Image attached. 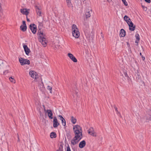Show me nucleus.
<instances>
[{
  "label": "nucleus",
  "instance_id": "obj_21",
  "mask_svg": "<svg viewBox=\"0 0 151 151\" xmlns=\"http://www.w3.org/2000/svg\"><path fill=\"white\" fill-rule=\"evenodd\" d=\"M56 136V134L54 132H52L50 134V137L52 138H55Z\"/></svg>",
  "mask_w": 151,
  "mask_h": 151
},
{
  "label": "nucleus",
  "instance_id": "obj_22",
  "mask_svg": "<svg viewBox=\"0 0 151 151\" xmlns=\"http://www.w3.org/2000/svg\"><path fill=\"white\" fill-rule=\"evenodd\" d=\"M71 122L73 124H75L76 122V119L73 116L71 117Z\"/></svg>",
  "mask_w": 151,
  "mask_h": 151
},
{
  "label": "nucleus",
  "instance_id": "obj_25",
  "mask_svg": "<svg viewBox=\"0 0 151 151\" xmlns=\"http://www.w3.org/2000/svg\"><path fill=\"white\" fill-rule=\"evenodd\" d=\"M73 93L75 94L77 97L79 96L78 91V90H76L73 92Z\"/></svg>",
  "mask_w": 151,
  "mask_h": 151
},
{
  "label": "nucleus",
  "instance_id": "obj_5",
  "mask_svg": "<svg viewBox=\"0 0 151 151\" xmlns=\"http://www.w3.org/2000/svg\"><path fill=\"white\" fill-rule=\"evenodd\" d=\"M30 76L33 78L36 79L38 78V76L37 73L34 70H30L29 72Z\"/></svg>",
  "mask_w": 151,
  "mask_h": 151
},
{
  "label": "nucleus",
  "instance_id": "obj_45",
  "mask_svg": "<svg viewBox=\"0 0 151 151\" xmlns=\"http://www.w3.org/2000/svg\"><path fill=\"white\" fill-rule=\"evenodd\" d=\"M125 76H127V73H125Z\"/></svg>",
  "mask_w": 151,
  "mask_h": 151
},
{
  "label": "nucleus",
  "instance_id": "obj_1",
  "mask_svg": "<svg viewBox=\"0 0 151 151\" xmlns=\"http://www.w3.org/2000/svg\"><path fill=\"white\" fill-rule=\"evenodd\" d=\"M39 26L38 27L39 30H38V40L39 42L41 43L43 46L45 47L46 45L47 41L45 37V35L43 33L40 27L42 26L43 24L42 22H39Z\"/></svg>",
  "mask_w": 151,
  "mask_h": 151
},
{
  "label": "nucleus",
  "instance_id": "obj_30",
  "mask_svg": "<svg viewBox=\"0 0 151 151\" xmlns=\"http://www.w3.org/2000/svg\"><path fill=\"white\" fill-rule=\"evenodd\" d=\"M3 66V62L2 60H0V68L2 67Z\"/></svg>",
  "mask_w": 151,
  "mask_h": 151
},
{
  "label": "nucleus",
  "instance_id": "obj_7",
  "mask_svg": "<svg viewBox=\"0 0 151 151\" xmlns=\"http://www.w3.org/2000/svg\"><path fill=\"white\" fill-rule=\"evenodd\" d=\"M81 139V138H78L75 136L71 140V143L73 145H76L79 142Z\"/></svg>",
  "mask_w": 151,
  "mask_h": 151
},
{
  "label": "nucleus",
  "instance_id": "obj_44",
  "mask_svg": "<svg viewBox=\"0 0 151 151\" xmlns=\"http://www.w3.org/2000/svg\"><path fill=\"white\" fill-rule=\"evenodd\" d=\"M115 109L116 111H117V109L116 107L115 108Z\"/></svg>",
  "mask_w": 151,
  "mask_h": 151
},
{
  "label": "nucleus",
  "instance_id": "obj_37",
  "mask_svg": "<svg viewBox=\"0 0 151 151\" xmlns=\"http://www.w3.org/2000/svg\"><path fill=\"white\" fill-rule=\"evenodd\" d=\"M22 23L23 25H26V24L25 23V22L24 21H23L22 22Z\"/></svg>",
  "mask_w": 151,
  "mask_h": 151
},
{
  "label": "nucleus",
  "instance_id": "obj_20",
  "mask_svg": "<svg viewBox=\"0 0 151 151\" xmlns=\"http://www.w3.org/2000/svg\"><path fill=\"white\" fill-rule=\"evenodd\" d=\"M20 28L21 29L23 32L25 31L27 29L26 25H21L20 27Z\"/></svg>",
  "mask_w": 151,
  "mask_h": 151
},
{
  "label": "nucleus",
  "instance_id": "obj_43",
  "mask_svg": "<svg viewBox=\"0 0 151 151\" xmlns=\"http://www.w3.org/2000/svg\"><path fill=\"white\" fill-rule=\"evenodd\" d=\"M139 54H140V55L141 56H142V53L141 52Z\"/></svg>",
  "mask_w": 151,
  "mask_h": 151
},
{
  "label": "nucleus",
  "instance_id": "obj_8",
  "mask_svg": "<svg viewBox=\"0 0 151 151\" xmlns=\"http://www.w3.org/2000/svg\"><path fill=\"white\" fill-rule=\"evenodd\" d=\"M88 133L89 134L93 136H96V134L93 128H90L88 130Z\"/></svg>",
  "mask_w": 151,
  "mask_h": 151
},
{
  "label": "nucleus",
  "instance_id": "obj_19",
  "mask_svg": "<svg viewBox=\"0 0 151 151\" xmlns=\"http://www.w3.org/2000/svg\"><path fill=\"white\" fill-rule=\"evenodd\" d=\"M90 12V10L89 9L86 10V18H88L91 16V15Z\"/></svg>",
  "mask_w": 151,
  "mask_h": 151
},
{
  "label": "nucleus",
  "instance_id": "obj_9",
  "mask_svg": "<svg viewBox=\"0 0 151 151\" xmlns=\"http://www.w3.org/2000/svg\"><path fill=\"white\" fill-rule=\"evenodd\" d=\"M67 55L74 62L76 63L77 62V59L71 53H68Z\"/></svg>",
  "mask_w": 151,
  "mask_h": 151
},
{
  "label": "nucleus",
  "instance_id": "obj_18",
  "mask_svg": "<svg viewBox=\"0 0 151 151\" xmlns=\"http://www.w3.org/2000/svg\"><path fill=\"white\" fill-rule=\"evenodd\" d=\"M124 20L126 22L127 24L130 22H131L130 19L127 15H125L124 16Z\"/></svg>",
  "mask_w": 151,
  "mask_h": 151
},
{
  "label": "nucleus",
  "instance_id": "obj_33",
  "mask_svg": "<svg viewBox=\"0 0 151 151\" xmlns=\"http://www.w3.org/2000/svg\"><path fill=\"white\" fill-rule=\"evenodd\" d=\"M142 7L144 11H147V8L146 7H145L143 5H142Z\"/></svg>",
  "mask_w": 151,
  "mask_h": 151
},
{
  "label": "nucleus",
  "instance_id": "obj_35",
  "mask_svg": "<svg viewBox=\"0 0 151 151\" xmlns=\"http://www.w3.org/2000/svg\"><path fill=\"white\" fill-rule=\"evenodd\" d=\"M59 117L60 118V119L61 120V119H64V118L62 116L59 115Z\"/></svg>",
  "mask_w": 151,
  "mask_h": 151
},
{
  "label": "nucleus",
  "instance_id": "obj_42",
  "mask_svg": "<svg viewBox=\"0 0 151 151\" xmlns=\"http://www.w3.org/2000/svg\"><path fill=\"white\" fill-rule=\"evenodd\" d=\"M142 59L143 60H144L145 59V57H143V56H142Z\"/></svg>",
  "mask_w": 151,
  "mask_h": 151
},
{
  "label": "nucleus",
  "instance_id": "obj_49",
  "mask_svg": "<svg viewBox=\"0 0 151 151\" xmlns=\"http://www.w3.org/2000/svg\"><path fill=\"white\" fill-rule=\"evenodd\" d=\"M150 90H151V89H150Z\"/></svg>",
  "mask_w": 151,
  "mask_h": 151
},
{
  "label": "nucleus",
  "instance_id": "obj_14",
  "mask_svg": "<svg viewBox=\"0 0 151 151\" xmlns=\"http://www.w3.org/2000/svg\"><path fill=\"white\" fill-rule=\"evenodd\" d=\"M35 8L36 12L37 15H39V16H41L42 12L41 8L37 6H36Z\"/></svg>",
  "mask_w": 151,
  "mask_h": 151
},
{
  "label": "nucleus",
  "instance_id": "obj_31",
  "mask_svg": "<svg viewBox=\"0 0 151 151\" xmlns=\"http://www.w3.org/2000/svg\"><path fill=\"white\" fill-rule=\"evenodd\" d=\"M125 6H127L128 5V4L127 1L125 0H122Z\"/></svg>",
  "mask_w": 151,
  "mask_h": 151
},
{
  "label": "nucleus",
  "instance_id": "obj_39",
  "mask_svg": "<svg viewBox=\"0 0 151 151\" xmlns=\"http://www.w3.org/2000/svg\"><path fill=\"white\" fill-rule=\"evenodd\" d=\"M26 18H27V21L28 22H29L30 21L29 19L28 18V17H27V16H26Z\"/></svg>",
  "mask_w": 151,
  "mask_h": 151
},
{
  "label": "nucleus",
  "instance_id": "obj_12",
  "mask_svg": "<svg viewBox=\"0 0 151 151\" xmlns=\"http://www.w3.org/2000/svg\"><path fill=\"white\" fill-rule=\"evenodd\" d=\"M59 125V123L58 122V120L56 117H54L53 120V126L54 128H56Z\"/></svg>",
  "mask_w": 151,
  "mask_h": 151
},
{
  "label": "nucleus",
  "instance_id": "obj_16",
  "mask_svg": "<svg viewBox=\"0 0 151 151\" xmlns=\"http://www.w3.org/2000/svg\"><path fill=\"white\" fill-rule=\"evenodd\" d=\"M86 145V142L84 140L81 142L79 145V147L81 148H83Z\"/></svg>",
  "mask_w": 151,
  "mask_h": 151
},
{
  "label": "nucleus",
  "instance_id": "obj_4",
  "mask_svg": "<svg viewBox=\"0 0 151 151\" xmlns=\"http://www.w3.org/2000/svg\"><path fill=\"white\" fill-rule=\"evenodd\" d=\"M19 61L22 65L26 64L29 65L30 64V61L27 59H24L22 58H20L19 59Z\"/></svg>",
  "mask_w": 151,
  "mask_h": 151
},
{
  "label": "nucleus",
  "instance_id": "obj_15",
  "mask_svg": "<svg viewBox=\"0 0 151 151\" xmlns=\"http://www.w3.org/2000/svg\"><path fill=\"white\" fill-rule=\"evenodd\" d=\"M23 47L26 54L27 55H28L30 52V49L28 48L27 45H24Z\"/></svg>",
  "mask_w": 151,
  "mask_h": 151
},
{
  "label": "nucleus",
  "instance_id": "obj_38",
  "mask_svg": "<svg viewBox=\"0 0 151 151\" xmlns=\"http://www.w3.org/2000/svg\"><path fill=\"white\" fill-rule=\"evenodd\" d=\"M145 1L146 2L148 3H150L151 1L150 0H145Z\"/></svg>",
  "mask_w": 151,
  "mask_h": 151
},
{
  "label": "nucleus",
  "instance_id": "obj_32",
  "mask_svg": "<svg viewBox=\"0 0 151 151\" xmlns=\"http://www.w3.org/2000/svg\"><path fill=\"white\" fill-rule=\"evenodd\" d=\"M59 46H60L59 45H56L55 46V47L54 49L55 50H56L57 49H59Z\"/></svg>",
  "mask_w": 151,
  "mask_h": 151
},
{
  "label": "nucleus",
  "instance_id": "obj_17",
  "mask_svg": "<svg viewBox=\"0 0 151 151\" xmlns=\"http://www.w3.org/2000/svg\"><path fill=\"white\" fill-rule=\"evenodd\" d=\"M126 34V32L123 29H122L120 30V36L122 37H124L125 36Z\"/></svg>",
  "mask_w": 151,
  "mask_h": 151
},
{
  "label": "nucleus",
  "instance_id": "obj_34",
  "mask_svg": "<svg viewBox=\"0 0 151 151\" xmlns=\"http://www.w3.org/2000/svg\"><path fill=\"white\" fill-rule=\"evenodd\" d=\"M66 151H71L70 147L69 145L67 147Z\"/></svg>",
  "mask_w": 151,
  "mask_h": 151
},
{
  "label": "nucleus",
  "instance_id": "obj_28",
  "mask_svg": "<svg viewBox=\"0 0 151 151\" xmlns=\"http://www.w3.org/2000/svg\"><path fill=\"white\" fill-rule=\"evenodd\" d=\"M9 80H10V81L11 82H13L14 83H15V80H14V81H13V78L12 77H11L9 78Z\"/></svg>",
  "mask_w": 151,
  "mask_h": 151
},
{
  "label": "nucleus",
  "instance_id": "obj_36",
  "mask_svg": "<svg viewBox=\"0 0 151 151\" xmlns=\"http://www.w3.org/2000/svg\"><path fill=\"white\" fill-rule=\"evenodd\" d=\"M56 151H63L62 148H60L59 149L57 150Z\"/></svg>",
  "mask_w": 151,
  "mask_h": 151
},
{
  "label": "nucleus",
  "instance_id": "obj_3",
  "mask_svg": "<svg viewBox=\"0 0 151 151\" xmlns=\"http://www.w3.org/2000/svg\"><path fill=\"white\" fill-rule=\"evenodd\" d=\"M72 31L73 36L75 38H78L80 35L77 26L73 24L72 26Z\"/></svg>",
  "mask_w": 151,
  "mask_h": 151
},
{
  "label": "nucleus",
  "instance_id": "obj_6",
  "mask_svg": "<svg viewBox=\"0 0 151 151\" xmlns=\"http://www.w3.org/2000/svg\"><path fill=\"white\" fill-rule=\"evenodd\" d=\"M29 28L33 34H35L36 33L37 29V26L35 24H30Z\"/></svg>",
  "mask_w": 151,
  "mask_h": 151
},
{
  "label": "nucleus",
  "instance_id": "obj_10",
  "mask_svg": "<svg viewBox=\"0 0 151 151\" xmlns=\"http://www.w3.org/2000/svg\"><path fill=\"white\" fill-rule=\"evenodd\" d=\"M44 110L47 113L49 118L50 119H52L53 118L52 117L53 114L52 111L50 110H46L45 109Z\"/></svg>",
  "mask_w": 151,
  "mask_h": 151
},
{
  "label": "nucleus",
  "instance_id": "obj_11",
  "mask_svg": "<svg viewBox=\"0 0 151 151\" xmlns=\"http://www.w3.org/2000/svg\"><path fill=\"white\" fill-rule=\"evenodd\" d=\"M20 12L23 14L27 16L29 12V9H20Z\"/></svg>",
  "mask_w": 151,
  "mask_h": 151
},
{
  "label": "nucleus",
  "instance_id": "obj_47",
  "mask_svg": "<svg viewBox=\"0 0 151 151\" xmlns=\"http://www.w3.org/2000/svg\"><path fill=\"white\" fill-rule=\"evenodd\" d=\"M127 44H128V42H127Z\"/></svg>",
  "mask_w": 151,
  "mask_h": 151
},
{
  "label": "nucleus",
  "instance_id": "obj_41",
  "mask_svg": "<svg viewBox=\"0 0 151 151\" xmlns=\"http://www.w3.org/2000/svg\"><path fill=\"white\" fill-rule=\"evenodd\" d=\"M139 41H138V40H137L135 41V42L136 43H137V44H138V42H139Z\"/></svg>",
  "mask_w": 151,
  "mask_h": 151
},
{
  "label": "nucleus",
  "instance_id": "obj_48",
  "mask_svg": "<svg viewBox=\"0 0 151 151\" xmlns=\"http://www.w3.org/2000/svg\"><path fill=\"white\" fill-rule=\"evenodd\" d=\"M40 113H41V112H40ZM41 115V113H40V115Z\"/></svg>",
  "mask_w": 151,
  "mask_h": 151
},
{
  "label": "nucleus",
  "instance_id": "obj_23",
  "mask_svg": "<svg viewBox=\"0 0 151 151\" xmlns=\"http://www.w3.org/2000/svg\"><path fill=\"white\" fill-rule=\"evenodd\" d=\"M67 5L68 7L71 6L72 5L70 0H66Z\"/></svg>",
  "mask_w": 151,
  "mask_h": 151
},
{
  "label": "nucleus",
  "instance_id": "obj_24",
  "mask_svg": "<svg viewBox=\"0 0 151 151\" xmlns=\"http://www.w3.org/2000/svg\"><path fill=\"white\" fill-rule=\"evenodd\" d=\"M41 90L42 91L44 89V85L42 82L40 85H39Z\"/></svg>",
  "mask_w": 151,
  "mask_h": 151
},
{
  "label": "nucleus",
  "instance_id": "obj_46",
  "mask_svg": "<svg viewBox=\"0 0 151 151\" xmlns=\"http://www.w3.org/2000/svg\"><path fill=\"white\" fill-rule=\"evenodd\" d=\"M18 139L19 140V137H18Z\"/></svg>",
  "mask_w": 151,
  "mask_h": 151
},
{
  "label": "nucleus",
  "instance_id": "obj_27",
  "mask_svg": "<svg viewBox=\"0 0 151 151\" xmlns=\"http://www.w3.org/2000/svg\"><path fill=\"white\" fill-rule=\"evenodd\" d=\"M47 89L48 90H49L50 91V93H52V88L51 86H48L47 87Z\"/></svg>",
  "mask_w": 151,
  "mask_h": 151
},
{
  "label": "nucleus",
  "instance_id": "obj_40",
  "mask_svg": "<svg viewBox=\"0 0 151 151\" xmlns=\"http://www.w3.org/2000/svg\"><path fill=\"white\" fill-rule=\"evenodd\" d=\"M2 8L1 7V4H0V12H1V11Z\"/></svg>",
  "mask_w": 151,
  "mask_h": 151
},
{
  "label": "nucleus",
  "instance_id": "obj_26",
  "mask_svg": "<svg viewBox=\"0 0 151 151\" xmlns=\"http://www.w3.org/2000/svg\"><path fill=\"white\" fill-rule=\"evenodd\" d=\"M62 121V124L63 125L65 126L66 125L65 121L64 119L61 120Z\"/></svg>",
  "mask_w": 151,
  "mask_h": 151
},
{
  "label": "nucleus",
  "instance_id": "obj_13",
  "mask_svg": "<svg viewBox=\"0 0 151 151\" xmlns=\"http://www.w3.org/2000/svg\"><path fill=\"white\" fill-rule=\"evenodd\" d=\"M129 26V29L130 30L132 31H134L135 28V25H134L133 23L132 22H130L129 23H128Z\"/></svg>",
  "mask_w": 151,
  "mask_h": 151
},
{
  "label": "nucleus",
  "instance_id": "obj_2",
  "mask_svg": "<svg viewBox=\"0 0 151 151\" xmlns=\"http://www.w3.org/2000/svg\"><path fill=\"white\" fill-rule=\"evenodd\" d=\"M73 130L75 135V137L78 138H82V128L79 125H76L73 127Z\"/></svg>",
  "mask_w": 151,
  "mask_h": 151
},
{
  "label": "nucleus",
  "instance_id": "obj_29",
  "mask_svg": "<svg viewBox=\"0 0 151 151\" xmlns=\"http://www.w3.org/2000/svg\"><path fill=\"white\" fill-rule=\"evenodd\" d=\"M135 37L137 40H138V41L139 40V35L138 34H137L135 35Z\"/></svg>",
  "mask_w": 151,
  "mask_h": 151
}]
</instances>
